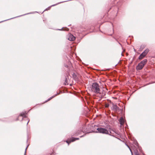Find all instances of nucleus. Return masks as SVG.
Instances as JSON below:
<instances>
[{
    "instance_id": "1",
    "label": "nucleus",
    "mask_w": 155,
    "mask_h": 155,
    "mask_svg": "<svg viewBox=\"0 0 155 155\" xmlns=\"http://www.w3.org/2000/svg\"><path fill=\"white\" fill-rule=\"evenodd\" d=\"M91 91L97 94L100 92V88L99 85L96 83H93L91 86Z\"/></svg>"
},
{
    "instance_id": "2",
    "label": "nucleus",
    "mask_w": 155,
    "mask_h": 155,
    "mask_svg": "<svg viewBox=\"0 0 155 155\" xmlns=\"http://www.w3.org/2000/svg\"><path fill=\"white\" fill-rule=\"evenodd\" d=\"M147 62V60L145 59L139 63L136 67L137 70H141L144 67V65L146 64Z\"/></svg>"
},
{
    "instance_id": "3",
    "label": "nucleus",
    "mask_w": 155,
    "mask_h": 155,
    "mask_svg": "<svg viewBox=\"0 0 155 155\" xmlns=\"http://www.w3.org/2000/svg\"><path fill=\"white\" fill-rule=\"evenodd\" d=\"M97 130L98 131V132L102 133L103 134H109V133L108 131L104 128L98 127L97 129Z\"/></svg>"
},
{
    "instance_id": "4",
    "label": "nucleus",
    "mask_w": 155,
    "mask_h": 155,
    "mask_svg": "<svg viewBox=\"0 0 155 155\" xmlns=\"http://www.w3.org/2000/svg\"><path fill=\"white\" fill-rule=\"evenodd\" d=\"M149 50L148 49H146L140 55L139 57V60H141L149 52Z\"/></svg>"
},
{
    "instance_id": "5",
    "label": "nucleus",
    "mask_w": 155,
    "mask_h": 155,
    "mask_svg": "<svg viewBox=\"0 0 155 155\" xmlns=\"http://www.w3.org/2000/svg\"><path fill=\"white\" fill-rule=\"evenodd\" d=\"M75 37L71 34H69L68 36V39L71 41H73L75 39Z\"/></svg>"
},
{
    "instance_id": "6",
    "label": "nucleus",
    "mask_w": 155,
    "mask_h": 155,
    "mask_svg": "<svg viewBox=\"0 0 155 155\" xmlns=\"http://www.w3.org/2000/svg\"><path fill=\"white\" fill-rule=\"evenodd\" d=\"M79 138H76L74 137H72L70 139V140L69 141L68 140H67L66 141V142L68 144V145H69V143H70L71 142H73L77 140Z\"/></svg>"
},
{
    "instance_id": "7",
    "label": "nucleus",
    "mask_w": 155,
    "mask_h": 155,
    "mask_svg": "<svg viewBox=\"0 0 155 155\" xmlns=\"http://www.w3.org/2000/svg\"><path fill=\"white\" fill-rule=\"evenodd\" d=\"M119 121L121 125H123L124 124L125 120L124 118L122 117H120V119Z\"/></svg>"
},
{
    "instance_id": "8",
    "label": "nucleus",
    "mask_w": 155,
    "mask_h": 155,
    "mask_svg": "<svg viewBox=\"0 0 155 155\" xmlns=\"http://www.w3.org/2000/svg\"><path fill=\"white\" fill-rule=\"evenodd\" d=\"M109 106V104H105V107H108Z\"/></svg>"
},
{
    "instance_id": "9",
    "label": "nucleus",
    "mask_w": 155,
    "mask_h": 155,
    "mask_svg": "<svg viewBox=\"0 0 155 155\" xmlns=\"http://www.w3.org/2000/svg\"><path fill=\"white\" fill-rule=\"evenodd\" d=\"M20 116H22V117H25V115L23 113H21L20 114Z\"/></svg>"
},
{
    "instance_id": "10",
    "label": "nucleus",
    "mask_w": 155,
    "mask_h": 155,
    "mask_svg": "<svg viewBox=\"0 0 155 155\" xmlns=\"http://www.w3.org/2000/svg\"><path fill=\"white\" fill-rule=\"evenodd\" d=\"M128 146V147H129V148L130 149V151H131V153L132 155H133V153L132 152V151H131V149H130V147H129V146Z\"/></svg>"
},
{
    "instance_id": "11",
    "label": "nucleus",
    "mask_w": 155,
    "mask_h": 155,
    "mask_svg": "<svg viewBox=\"0 0 155 155\" xmlns=\"http://www.w3.org/2000/svg\"><path fill=\"white\" fill-rule=\"evenodd\" d=\"M136 155H139V154H136Z\"/></svg>"
}]
</instances>
